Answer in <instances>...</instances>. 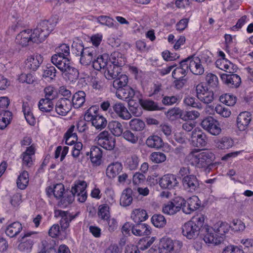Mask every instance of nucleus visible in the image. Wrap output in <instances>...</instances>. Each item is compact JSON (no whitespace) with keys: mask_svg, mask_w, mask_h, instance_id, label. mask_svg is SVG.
<instances>
[{"mask_svg":"<svg viewBox=\"0 0 253 253\" xmlns=\"http://www.w3.org/2000/svg\"><path fill=\"white\" fill-rule=\"evenodd\" d=\"M166 158L164 153L160 152H153L150 156V160L156 164L164 162L166 160Z\"/></svg>","mask_w":253,"mask_h":253,"instance_id":"57","label":"nucleus"},{"mask_svg":"<svg viewBox=\"0 0 253 253\" xmlns=\"http://www.w3.org/2000/svg\"><path fill=\"white\" fill-rule=\"evenodd\" d=\"M147 213L144 210L135 209L131 214V219L136 223H139L145 220L148 218Z\"/></svg>","mask_w":253,"mask_h":253,"instance_id":"39","label":"nucleus"},{"mask_svg":"<svg viewBox=\"0 0 253 253\" xmlns=\"http://www.w3.org/2000/svg\"><path fill=\"white\" fill-rule=\"evenodd\" d=\"M146 144L149 148L158 149L163 147L164 143L160 136L152 135L147 138L146 140Z\"/></svg>","mask_w":253,"mask_h":253,"instance_id":"34","label":"nucleus"},{"mask_svg":"<svg viewBox=\"0 0 253 253\" xmlns=\"http://www.w3.org/2000/svg\"><path fill=\"white\" fill-rule=\"evenodd\" d=\"M75 128L74 125L71 126L65 134V143L67 145H72L78 140L77 135L76 132H74Z\"/></svg>","mask_w":253,"mask_h":253,"instance_id":"44","label":"nucleus"},{"mask_svg":"<svg viewBox=\"0 0 253 253\" xmlns=\"http://www.w3.org/2000/svg\"><path fill=\"white\" fill-rule=\"evenodd\" d=\"M184 103L186 105L193 108H196L200 109L202 108V106L201 103H200L198 100L194 97L189 96L186 97L184 99Z\"/></svg>","mask_w":253,"mask_h":253,"instance_id":"59","label":"nucleus"},{"mask_svg":"<svg viewBox=\"0 0 253 253\" xmlns=\"http://www.w3.org/2000/svg\"><path fill=\"white\" fill-rule=\"evenodd\" d=\"M191 139L193 144L197 147H205L208 141L207 135L199 127H196L192 131Z\"/></svg>","mask_w":253,"mask_h":253,"instance_id":"12","label":"nucleus"},{"mask_svg":"<svg viewBox=\"0 0 253 253\" xmlns=\"http://www.w3.org/2000/svg\"><path fill=\"white\" fill-rule=\"evenodd\" d=\"M151 222L157 228H163L167 223L165 216L160 214H154L151 218Z\"/></svg>","mask_w":253,"mask_h":253,"instance_id":"53","label":"nucleus"},{"mask_svg":"<svg viewBox=\"0 0 253 253\" xmlns=\"http://www.w3.org/2000/svg\"><path fill=\"white\" fill-rule=\"evenodd\" d=\"M201 202L196 196L189 198L186 201L182 199L180 205L183 211L186 214H190L199 209Z\"/></svg>","mask_w":253,"mask_h":253,"instance_id":"8","label":"nucleus"},{"mask_svg":"<svg viewBox=\"0 0 253 253\" xmlns=\"http://www.w3.org/2000/svg\"><path fill=\"white\" fill-rule=\"evenodd\" d=\"M213 158L214 155L211 152L205 151L199 153L198 149H195L186 156L185 160L196 168L211 169Z\"/></svg>","mask_w":253,"mask_h":253,"instance_id":"1","label":"nucleus"},{"mask_svg":"<svg viewBox=\"0 0 253 253\" xmlns=\"http://www.w3.org/2000/svg\"><path fill=\"white\" fill-rule=\"evenodd\" d=\"M219 100L221 102L229 106L234 105L236 102V97L230 94L222 95L220 97Z\"/></svg>","mask_w":253,"mask_h":253,"instance_id":"58","label":"nucleus"},{"mask_svg":"<svg viewBox=\"0 0 253 253\" xmlns=\"http://www.w3.org/2000/svg\"><path fill=\"white\" fill-rule=\"evenodd\" d=\"M188 71L187 64L183 60L180 62V66L173 71L172 76L174 79H181L187 75Z\"/></svg>","mask_w":253,"mask_h":253,"instance_id":"29","label":"nucleus"},{"mask_svg":"<svg viewBox=\"0 0 253 253\" xmlns=\"http://www.w3.org/2000/svg\"><path fill=\"white\" fill-rule=\"evenodd\" d=\"M108 127L111 132L115 136H120L123 134V126L118 121H112L110 122Z\"/></svg>","mask_w":253,"mask_h":253,"instance_id":"49","label":"nucleus"},{"mask_svg":"<svg viewBox=\"0 0 253 253\" xmlns=\"http://www.w3.org/2000/svg\"><path fill=\"white\" fill-rule=\"evenodd\" d=\"M113 109L116 114L123 120H128L131 118V114L123 103L121 102L116 103L113 105Z\"/></svg>","mask_w":253,"mask_h":253,"instance_id":"23","label":"nucleus"},{"mask_svg":"<svg viewBox=\"0 0 253 253\" xmlns=\"http://www.w3.org/2000/svg\"><path fill=\"white\" fill-rule=\"evenodd\" d=\"M206 81L208 84L213 88L217 87L218 84V78L212 73H209L206 75Z\"/></svg>","mask_w":253,"mask_h":253,"instance_id":"63","label":"nucleus"},{"mask_svg":"<svg viewBox=\"0 0 253 253\" xmlns=\"http://www.w3.org/2000/svg\"><path fill=\"white\" fill-rule=\"evenodd\" d=\"M181 209L180 204H176V201L169 202L163 208V212L165 213L172 215L179 211Z\"/></svg>","mask_w":253,"mask_h":253,"instance_id":"38","label":"nucleus"},{"mask_svg":"<svg viewBox=\"0 0 253 253\" xmlns=\"http://www.w3.org/2000/svg\"><path fill=\"white\" fill-rule=\"evenodd\" d=\"M86 94L83 91H78L76 92L72 97V103L75 108H79L83 106L85 102Z\"/></svg>","mask_w":253,"mask_h":253,"instance_id":"37","label":"nucleus"},{"mask_svg":"<svg viewBox=\"0 0 253 253\" xmlns=\"http://www.w3.org/2000/svg\"><path fill=\"white\" fill-rule=\"evenodd\" d=\"M34 32L29 30H25L21 32L16 38V42L22 46H26L32 43H41L36 42L34 39Z\"/></svg>","mask_w":253,"mask_h":253,"instance_id":"13","label":"nucleus"},{"mask_svg":"<svg viewBox=\"0 0 253 253\" xmlns=\"http://www.w3.org/2000/svg\"><path fill=\"white\" fill-rule=\"evenodd\" d=\"M110 63L117 66L122 67L125 64L126 58L121 53L118 51L113 52L109 58Z\"/></svg>","mask_w":253,"mask_h":253,"instance_id":"35","label":"nucleus"},{"mask_svg":"<svg viewBox=\"0 0 253 253\" xmlns=\"http://www.w3.org/2000/svg\"><path fill=\"white\" fill-rule=\"evenodd\" d=\"M108 65L107 56L104 55L96 57L93 61L92 66L94 69L99 71L101 69H106Z\"/></svg>","mask_w":253,"mask_h":253,"instance_id":"42","label":"nucleus"},{"mask_svg":"<svg viewBox=\"0 0 253 253\" xmlns=\"http://www.w3.org/2000/svg\"><path fill=\"white\" fill-rule=\"evenodd\" d=\"M17 187L22 190L25 189L29 183V174L27 171L24 170L19 175L17 180Z\"/></svg>","mask_w":253,"mask_h":253,"instance_id":"48","label":"nucleus"},{"mask_svg":"<svg viewBox=\"0 0 253 253\" xmlns=\"http://www.w3.org/2000/svg\"><path fill=\"white\" fill-rule=\"evenodd\" d=\"M220 78L223 83L231 88H237L241 83V79L237 74L233 73L229 74H222Z\"/></svg>","mask_w":253,"mask_h":253,"instance_id":"15","label":"nucleus"},{"mask_svg":"<svg viewBox=\"0 0 253 253\" xmlns=\"http://www.w3.org/2000/svg\"><path fill=\"white\" fill-rule=\"evenodd\" d=\"M123 168V165L121 163H112L108 166L106 169V176L110 179H113L120 173Z\"/></svg>","mask_w":253,"mask_h":253,"instance_id":"24","label":"nucleus"},{"mask_svg":"<svg viewBox=\"0 0 253 253\" xmlns=\"http://www.w3.org/2000/svg\"><path fill=\"white\" fill-rule=\"evenodd\" d=\"M97 143L107 150H112L116 145V139L108 131L100 132L96 137Z\"/></svg>","mask_w":253,"mask_h":253,"instance_id":"6","label":"nucleus"},{"mask_svg":"<svg viewBox=\"0 0 253 253\" xmlns=\"http://www.w3.org/2000/svg\"><path fill=\"white\" fill-rule=\"evenodd\" d=\"M35 153V148L33 145L27 148L26 151L23 152L21 156L23 166L29 168L33 165L32 156L34 155Z\"/></svg>","mask_w":253,"mask_h":253,"instance_id":"28","label":"nucleus"},{"mask_svg":"<svg viewBox=\"0 0 253 253\" xmlns=\"http://www.w3.org/2000/svg\"><path fill=\"white\" fill-rule=\"evenodd\" d=\"M182 183L184 189L189 192L194 193L199 189V181L194 174L182 178Z\"/></svg>","mask_w":253,"mask_h":253,"instance_id":"14","label":"nucleus"},{"mask_svg":"<svg viewBox=\"0 0 253 253\" xmlns=\"http://www.w3.org/2000/svg\"><path fill=\"white\" fill-rule=\"evenodd\" d=\"M121 70V67L110 64L107 66L104 72V75L108 80L114 79L120 75Z\"/></svg>","mask_w":253,"mask_h":253,"instance_id":"27","label":"nucleus"},{"mask_svg":"<svg viewBox=\"0 0 253 253\" xmlns=\"http://www.w3.org/2000/svg\"><path fill=\"white\" fill-rule=\"evenodd\" d=\"M205 219V217L204 215L198 214L196 216H194L190 221V222H193L194 224H195L196 226H197V227L199 228L200 231L201 232L202 228L204 226L203 225Z\"/></svg>","mask_w":253,"mask_h":253,"instance_id":"62","label":"nucleus"},{"mask_svg":"<svg viewBox=\"0 0 253 253\" xmlns=\"http://www.w3.org/2000/svg\"><path fill=\"white\" fill-rule=\"evenodd\" d=\"M23 112L27 122L30 125H34L35 123V118L30 110L28 102H23L22 105Z\"/></svg>","mask_w":253,"mask_h":253,"instance_id":"45","label":"nucleus"},{"mask_svg":"<svg viewBox=\"0 0 253 253\" xmlns=\"http://www.w3.org/2000/svg\"><path fill=\"white\" fill-rule=\"evenodd\" d=\"M110 208L107 204L101 205L98 207V215L104 221L108 220L110 217Z\"/></svg>","mask_w":253,"mask_h":253,"instance_id":"54","label":"nucleus"},{"mask_svg":"<svg viewBox=\"0 0 253 253\" xmlns=\"http://www.w3.org/2000/svg\"><path fill=\"white\" fill-rule=\"evenodd\" d=\"M42 61V57L40 54L30 55L25 61V68L34 71H36Z\"/></svg>","mask_w":253,"mask_h":253,"instance_id":"21","label":"nucleus"},{"mask_svg":"<svg viewBox=\"0 0 253 253\" xmlns=\"http://www.w3.org/2000/svg\"><path fill=\"white\" fill-rule=\"evenodd\" d=\"M54 104L51 100L47 98H42L39 102V109L43 112H49L53 110Z\"/></svg>","mask_w":253,"mask_h":253,"instance_id":"46","label":"nucleus"},{"mask_svg":"<svg viewBox=\"0 0 253 253\" xmlns=\"http://www.w3.org/2000/svg\"><path fill=\"white\" fill-rule=\"evenodd\" d=\"M214 230V228H210L206 225L202 228L201 233L204 236V240L206 243L217 245L223 240L222 237H218L216 235Z\"/></svg>","mask_w":253,"mask_h":253,"instance_id":"9","label":"nucleus"},{"mask_svg":"<svg viewBox=\"0 0 253 253\" xmlns=\"http://www.w3.org/2000/svg\"><path fill=\"white\" fill-rule=\"evenodd\" d=\"M182 247V243L178 240H172L169 238H163L160 241V253H170L178 252Z\"/></svg>","mask_w":253,"mask_h":253,"instance_id":"5","label":"nucleus"},{"mask_svg":"<svg viewBox=\"0 0 253 253\" xmlns=\"http://www.w3.org/2000/svg\"><path fill=\"white\" fill-rule=\"evenodd\" d=\"M178 184V181L176 176L172 174L164 175L159 181V185L164 189H173Z\"/></svg>","mask_w":253,"mask_h":253,"instance_id":"20","label":"nucleus"},{"mask_svg":"<svg viewBox=\"0 0 253 253\" xmlns=\"http://www.w3.org/2000/svg\"><path fill=\"white\" fill-rule=\"evenodd\" d=\"M201 125L204 129L213 135H217L221 131L219 123L212 117L205 118Z\"/></svg>","mask_w":253,"mask_h":253,"instance_id":"7","label":"nucleus"},{"mask_svg":"<svg viewBox=\"0 0 253 253\" xmlns=\"http://www.w3.org/2000/svg\"><path fill=\"white\" fill-rule=\"evenodd\" d=\"M167 117L171 120H174V119L180 117L182 119V111L179 108H173L169 109L167 113H166Z\"/></svg>","mask_w":253,"mask_h":253,"instance_id":"56","label":"nucleus"},{"mask_svg":"<svg viewBox=\"0 0 253 253\" xmlns=\"http://www.w3.org/2000/svg\"><path fill=\"white\" fill-rule=\"evenodd\" d=\"M72 102L67 98H61L55 104V111L61 116L66 115L71 109Z\"/></svg>","mask_w":253,"mask_h":253,"instance_id":"19","label":"nucleus"},{"mask_svg":"<svg viewBox=\"0 0 253 253\" xmlns=\"http://www.w3.org/2000/svg\"><path fill=\"white\" fill-rule=\"evenodd\" d=\"M87 184L84 181H77L74 186L72 187L70 192L78 197V201L84 203L87 199V194L85 191Z\"/></svg>","mask_w":253,"mask_h":253,"instance_id":"11","label":"nucleus"},{"mask_svg":"<svg viewBox=\"0 0 253 253\" xmlns=\"http://www.w3.org/2000/svg\"><path fill=\"white\" fill-rule=\"evenodd\" d=\"M131 232L135 236L148 235L151 233L150 227L145 223H136L131 227Z\"/></svg>","mask_w":253,"mask_h":253,"instance_id":"26","label":"nucleus"},{"mask_svg":"<svg viewBox=\"0 0 253 253\" xmlns=\"http://www.w3.org/2000/svg\"><path fill=\"white\" fill-rule=\"evenodd\" d=\"M58 23V18L52 17L48 20H41L34 29V39L36 42H42L45 40L50 33L53 30Z\"/></svg>","mask_w":253,"mask_h":253,"instance_id":"2","label":"nucleus"},{"mask_svg":"<svg viewBox=\"0 0 253 253\" xmlns=\"http://www.w3.org/2000/svg\"><path fill=\"white\" fill-rule=\"evenodd\" d=\"M97 22L102 25L106 26L109 28H115L116 23L115 21L109 16L101 15L96 18Z\"/></svg>","mask_w":253,"mask_h":253,"instance_id":"52","label":"nucleus"},{"mask_svg":"<svg viewBox=\"0 0 253 253\" xmlns=\"http://www.w3.org/2000/svg\"><path fill=\"white\" fill-rule=\"evenodd\" d=\"M134 94V90L128 85L119 89L116 93V95L118 98L122 100L128 99V102L133 101L131 99L133 97Z\"/></svg>","mask_w":253,"mask_h":253,"instance_id":"25","label":"nucleus"},{"mask_svg":"<svg viewBox=\"0 0 253 253\" xmlns=\"http://www.w3.org/2000/svg\"><path fill=\"white\" fill-rule=\"evenodd\" d=\"M129 126L131 130L136 131H140L144 129L145 124L142 120L139 119L134 118L129 121Z\"/></svg>","mask_w":253,"mask_h":253,"instance_id":"50","label":"nucleus"},{"mask_svg":"<svg viewBox=\"0 0 253 253\" xmlns=\"http://www.w3.org/2000/svg\"><path fill=\"white\" fill-rule=\"evenodd\" d=\"M123 137L127 141L132 144H135L138 140L137 135L132 132L129 130H126L123 133Z\"/></svg>","mask_w":253,"mask_h":253,"instance_id":"64","label":"nucleus"},{"mask_svg":"<svg viewBox=\"0 0 253 253\" xmlns=\"http://www.w3.org/2000/svg\"><path fill=\"white\" fill-rule=\"evenodd\" d=\"M252 120L251 114L248 112H243L240 113L237 118V126L241 131L245 130L248 127Z\"/></svg>","mask_w":253,"mask_h":253,"instance_id":"22","label":"nucleus"},{"mask_svg":"<svg viewBox=\"0 0 253 253\" xmlns=\"http://www.w3.org/2000/svg\"><path fill=\"white\" fill-rule=\"evenodd\" d=\"M52 60L53 64L64 74L70 82H74L78 79L79 72L77 69L70 65L69 59L61 58L55 56Z\"/></svg>","mask_w":253,"mask_h":253,"instance_id":"3","label":"nucleus"},{"mask_svg":"<svg viewBox=\"0 0 253 253\" xmlns=\"http://www.w3.org/2000/svg\"><path fill=\"white\" fill-rule=\"evenodd\" d=\"M156 237H152L150 239L147 238L141 239L138 243V245L139 249L142 251L148 249L154 242Z\"/></svg>","mask_w":253,"mask_h":253,"instance_id":"60","label":"nucleus"},{"mask_svg":"<svg viewBox=\"0 0 253 253\" xmlns=\"http://www.w3.org/2000/svg\"><path fill=\"white\" fill-rule=\"evenodd\" d=\"M22 226L19 222H14L9 225L6 229V234L13 238L17 236L22 230Z\"/></svg>","mask_w":253,"mask_h":253,"instance_id":"36","label":"nucleus"},{"mask_svg":"<svg viewBox=\"0 0 253 253\" xmlns=\"http://www.w3.org/2000/svg\"><path fill=\"white\" fill-rule=\"evenodd\" d=\"M216 67L229 73L235 72L233 64L226 59H219L215 62Z\"/></svg>","mask_w":253,"mask_h":253,"instance_id":"32","label":"nucleus"},{"mask_svg":"<svg viewBox=\"0 0 253 253\" xmlns=\"http://www.w3.org/2000/svg\"><path fill=\"white\" fill-rule=\"evenodd\" d=\"M96 57V52L93 47H87L80 56V63L84 66H87L93 61Z\"/></svg>","mask_w":253,"mask_h":253,"instance_id":"18","label":"nucleus"},{"mask_svg":"<svg viewBox=\"0 0 253 253\" xmlns=\"http://www.w3.org/2000/svg\"><path fill=\"white\" fill-rule=\"evenodd\" d=\"M114 79L113 86L117 90L127 86L128 78L126 75L121 74Z\"/></svg>","mask_w":253,"mask_h":253,"instance_id":"47","label":"nucleus"},{"mask_svg":"<svg viewBox=\"0 0 253 253\" xmlns=\"http://www.w3.org/2000/svg\"><path fill=\"white\" fill-rule=\"evenodd\" d=\"M56 54H54L51 58V62L53 63V58L55 56L60 57L61 58L69 59L68 56L70 55V48L66 44H61L56 48Z\"/></svg>","mask_w":253,"mask_h":253,"instance_id":"41","label":"nucleus"},{"mask_svg":"<svg viewBox=\"0 0 253 253\" xmlns=\"http://www.w3.org/2000/svg\"><path fill=\"white\" fill-rule=\"evenodd\" d=\"M139 163V159L138 157L135 154H133L127 156L126 158L124 165L127 169L130 170H134L138 168Z\"/></svg>","mask_w":253,"mask_h":253,"instance_id":"31","label":"nucleus"},{"mask_svg":"<svg viewBox=\"0 0 253 253\" xmlns=\"http://www.w3.org/2000/svg\"><path fill=\"white\" fill-rule=\"evenodd\" d=\"M233 145V141L227 137H223L216 142V146L220 149H229Z\"/></svg>","mask_w":253,"mask_h":253,"instance_id":"51","label":"nucleus"},{"mask_svg":"<svg viewBox=\"0 0 253 253\" xmlns=\"http://www.w3.org/2000/svg\"><path fill=\"white\" fill-rule=\"evenodd\" d=\"M84 119L86 122L91 121L92 126L97 129H102L107 125V120L101 115L98 114V110L96 106L90 107L86 112Z\"/></svg>","mask_w":253,"mask_h":253,"instance_id":"4","label":"nucleus"},{"mask_svg":"<svg viewBox=\"0 0 253 253\" xmlns=\"http://www.w3.org/2000/svg\"><path fill=\"white\" fill-rule=\"evenodd\" d=\"M182 234L188 239H195L198 237L200 230L197 226L193 222L188 221L186 222L182 227Z\"/></svg>","mask_w":253,"mask_h":253,"instance_id":"17","label":"nucleus"},{"mask_svg":"<svg viewBox=\"0 0 253 253\" xmlns=\"http://www.w3.org/2000/svg\"><path fill=\"white\" fill-rule=\"evenodd\" d=\"M230 227V225L227 223L218 222L214 225V232L218 237H222L223 238V236L229 231Z\"/></svg>","mask_w":253,"mask_h":253,"instance_id":"43","label":"nucleus"},{"mask_svg":"<svg viewBox=\"0 0 253 253\" xmlns=\"http://www.w3.org/2000/svg\"><path fill=\"white\" fill-rule=\"evenodd\" d=\"M31 233H25L22 237V242L18 245V249L23 252H30L32 248L33 245V241L32 239H29L27 240L24 241L26 237H29Z\"/></svg>","mask_w":253,"mask_h":253,"instance_id":"40","label":"nucleus"},{"mask_svg":"<svg viewBox=\"0 0 253 253\" xmlns=\"http://www.w3.org/2000/svg\"><path fill=\"white\" fill-rule=\"evenodd\" d=\"M102 153L101 149L97 146H92L90 151V158L91 162L95 166L101 164Z\"/></svg>","mask_w":253,"mask_h":253,"instance_id":"30","label":"nucleus"},{"mask_svg":"<svg viewBox=\"0 0 253 253\" xmlns=\"http://www.w3.org/2000/svg\"><path fill=\"white\" fill-rule=\"evenodd\" d=\"M188 65V69L194 75H201L204 73V68L198 57L191 56L184 59Z\"/></svg>","mask_w":253,"mask_h":253,"instance_id":"10","label":"nucleus"},{"mask_svg":"<svg viewBox=\"0 0 253 253\" xmlns=\"http://www.w3.org/2000/svg\"><path fill=\"white\" fill-rule=\"evenodd\" d=\"M12 118V113L9 111H4L0 114V129H3L9 124Z\"/></svg>","mask_w":253,"mask_h":253,"instance_id":"55","label":"nucleus"},{"mask_svg":"<svg viewBox=\"0 0 253 253\" xmlns=\"http://www.w3.org/2000/svg\"><path fill=\"white\" fill-rule=\"evenodd\" d=\"M54 213L55 217L61 218L60 224L61 228L64 229L69 227L70 222L77 216V214L72 215L68 211L59 210H55Z\"/></svg>","mask_w":253,"mask_h":253,"instance_id":"16","label":"nucleus"},{"mask_svg":"<svg viewBox=\"0 0 253 253\" xmlns=\"http://www.w3.org/2000/svg\"><path fill=\"white\" fill-rule=\"evenodd\" d=\"M132 190L128 188L123 190L120 198V205L123 207L129 206L132 202Z\"/></svg>","mask_w":253,"mask_h":253,"instance_id":"33","label":"nucleus"},{"mask_svg":"<svg viewBox=\"0 0 253 253\" xmlns=\"http://www.w3.org/2000/svg\"><path fill=\"white\" fill-rule=\"evenodd\" d=\"M198 98L205 104L211 103L214 98L213 91L208 90L203 95H200Z\"/></svg>","mask_w":253,"mask_h":253,"instance_id":"61","label":"nucleus"}]
</instances>
